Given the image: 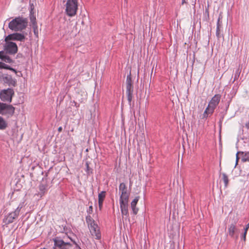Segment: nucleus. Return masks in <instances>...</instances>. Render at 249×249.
<instances>
[{"label": "nucleus", "mask_w": 249, "mask_h": 249, "mask_svg": "<svg viewBox=\"0 0 249 249\" xmlns=\"http://www.w3.org/2000/svg\"><path fill=\"white\" fill-rule=\"evenodd\" d=\"M5 43L3 44V50L0 51V59L3 62L11 63L13 62L12 59L8 54H16L18 51V48L16 43L10 41V40L4 39Z\"/></svg>", "instance_id": "nucleus-1"}, {"label": "nucleus", "mask_w": 249, "mask_h": 249, "mask_svg": "<svg viewBox=\"0 0 249 249\" xmlns=\"http://www.w3.org/2000/svg\"><path fill=\"white\" fill-rule=\"evenodd\" d=\"M28 20L27 18L18 16L13 18L8 24V28L14 32H20L25 29L28 25Z\"/></svg>", "instance_id": "nucleus-2"}, {"label": "nucleus", "mask_w": 249, "mask_h": 249, "mask_svg": "<svg viewBox=\"0 0 249 249\" xmlns=\"http://www.w3.org/2000/svg\"><path fill=\"white\" fill-rule=\"evenodd\" d=\"M54 245L53 249H76L78 245L75 242H65L60 237H56L53 239Z\"/></svg>", "instance_id": "nucleus-3"}, {"label": "nucleus", "mask_w": 249, "mask_h": 249, "mask_svg": "<svg viewBox=\"0 0 249 249\" xmlns=\"http://www.w3.org/2000/svg\"><path fill=\"white\" fill-rule=\"evenodd\" d=\"M15 107L12 105L0 102V114L11 117L15 113Z\"/></svg>", "instance_id": "nucleus-4"}, {"label": "nucleus", "mask_w": 249, "mask_h": 249, "mask_svg": "<svg viewBox=\"0 0 249 249\" xmlns=\"http://www.w3.org/2000/svg\"><path fill=\"white\" fill-rule=\"evenodd\" d=\"M77 10V0H67L66 12L70 17L74 16Z\"/></svg>", "instance_id": "nucleus-5"}, {"label": "nucleus", "mask_w": 249, "mask_h": 249, "mask_svg": "<svg viewBox=\"0 0 249 249\" xmlns=\"http://www.w3.org/2000/svg\"><path fill=\"white\" fill-rule=\"evenodd\" d=\"M15 94L14 90L12 88L3 89L0 91V98L3 102L11 103L12 97Z\"/></svg>", "instance_id": "nucleus-6"}, {"label": "nucleus", "mask_w": 249, "mask_h": 249, "mask_svg": "<svg viewBox=\"0 0 249 249\" xmlns=\"http://www.w3.org/2000/svg\"><path fill=\"white\" fill-rule=\"evenodd\" d=\"M26 39L25 35L23 33H15L8 35L6 36V40H16L20 42H24Z\"/></svg>", "instance_id": "nucleus-7"}, {"label": "nucleus", "mask_w": 249, "mask_h": 249, "mask_svg": "<svg viewBox=\"0 0 249 249\" xmlns=\"http://www.w3.org/2000/svg\"><path fill=\"white\" fill-rule=\"evenodd\" d=\"M228 233L231 238L235 240H237L239 234L236 223H231L229 225L228 229Z\"/></svg>", "instance_id": "nucleus-8"}, {"label": "nucleus", "mask_w": 249, "mask_h": 249, "mask_svg": "<svg viewBox=\"0 0 249 249\" xmlns=\"http://www.w3.org/2000/svg\"><path fill=\"white\" fill-rule=\"evenodd\" d=\"M2 79L4 83L6 84L9 87H15L17 85L16 79L13 78L11 75L4 74L2 75Z\"/></svg>", "instance_id": "nucleus-9"}, {"label": "nucleus", "mask_w": 249, "mask_h": 249, "mask_svg": "<svg viewBox=\"0 0 249 249\" xmlns=\"http://www.w3.org/2000/svg\"><path fill=\"white\" fill-rule=\"evenodd\" d=\"M221 97V96L218 94H215L207 106L210 108V111H212V110L213 111H214L215 108L219 103Z\"/></svg>", "instance_id": "nucleus-10"}, {"label": "nucleus", "mask_w": 249, "mask_h": 249, "mask_svg": "<svg viewBox=\"0 0 249 249\" xmlns=\"http://www.w3.org/2000/svg\"><path fill=\"white\" fill-rule=\"evenodd\" d=\"M91 235L96 239L99 240L101 238V234L98 225L96 223L88 227Z\"/></svg>", "instance_id": "nucleus-11"}, {"label": "nucleus", "mask_w": 249, "mask_h": 249, "mask_svg": "<svg viewBox=\"0 0 249 249\" xmlns=\"http://www.w3.org/2000/svg\"><path fill=\"white\" fill-rule=\"evenodd\" d=\"M18 216L14 212H10L5 215L3 219V222L5 225H8L13 223L15 219L18 218Z\"/></svg>", "instance_id": "nucleus-12"}, {"label": "nucleus", "mask_w": 249, "mask_h": 249, "mask_svg": "<svg viewBox=\"0 0 249 249\" xmlns=\"http://www.w3.org/2000/svg\"><path fill=\"white\" fill-rule=\"evenodd\" d=\"M121 213L124 215H128V201L119 200Z\"/></svg>", "instance_id": "nucleus-13"}, {"label": "nucleus", "mask_w": 249, "mask_h": 249, "mask_svg": "<svg viewBox=\"0 0 249 249\" xmlns=\"http://www.w3.org/2000/svg\"><path fill=\"white\" fill-rule=\"evenodd\" d=\"M139 196L135 197V198L131 202V208L134 214H137L139 209L136 207V205L139 201Z\"/></svg>", "instance_id": "nucleus-14"}, {"label": "nucleus", "mask_w": 249, "mask_h": 249, "mask_svg": "<svg viewBox=\"0 0 249 249\" xmlns=\"http://www.w3.org/2000/svg\"><path fill=\"white\" fill-rule=\"evenodd\" d=\"M237 154L241 156V161L243 162L249 161V151H238Z\"/></svg>", "instance_id": "nucleus-15"}, {"label": "nucleus", "mask_w": 249, "mask_h": 249, "mask_svg": "<svg viewBox=\"0 0 249 249\" xmlns=\"http://www.w3.org/2000/svg\"><path fill=\"white\" fill-rule=\"evenodd\" d=\"M34 9V6L33 4L31 5L30 7V19L31 21V22L32 23L33 25H36V16L34 15V13L33 12Z\"/></svg>", "instance_id": "nucleus-16"}, {"label": "nucleus", "mask_w": 249, "mask_h": 249, "mask_svg": "<svg viewBox=\"0 0 249 249\" xmlns=\"http://www.w3.org/2000/svg\"><path fill=\"white\" fill-rule=\"evenodd\" d=\"M120 196L119 200H124L125 201H128L130 196V192L127 190L125 192H122V193L120 194Z\"/></svg>", "instance_id": "nucleus-17"}, {"label": "nucleus", "mask_w": 249, "mask_h": 249, "mask_svg": "<svg viewBox=\"0 0 249 249\" xmlns=\"http://www.w3.org/2000/svg\"><path fill=\"white\" fill-rule=\"evenodd\" d=\"M8 126V124L5 119L0 116V130H4Z\"/></svg>", "instance_id": "nucleus-18"}, {"label": "nucleus", "mask_w": 249, "mask_h": 249, "mask_svg": "<svg viewBox=\"0 0 249 249\" xmlns=\"http://www.w3.org/2000/svg\"><path fill=\"white\" fill-rule=\"evenodd\" d=\"M39 194L41 196L44 195L47 190V185L46 184H41L39 186Z\"/></svg>", "instance_id": "nucleus-19"}, {"label": "nucleus", "mask_w": 249, "mask_h": 249, "mask_svg": "<svg viewBox=\"0 0 249 249\" xmlns=\"http://www.w3.org/2000/svg\"><path fill=\"white\" fill-rule=\"evenodd\" d=\"M86 221L88 227H89L91 225L96 224L94 219L91 217V215L89 214H88L86 216Z\"/></svg>", "instance_id": "nucleus-20"}, {"label": "nucleus", "mask_w": 249, "mask_h": 249, "mask_svg": "<svg viewBox=\"0 0 249 249\" xmlns=\"http://www.w3.org/2000/svg\"><path fill=\"white\" fill-rule=\"evenodd\" d=\"M213 112V110L210 111V108L207 107L203 114V118H207L209 115H212Z\"/></svg>", "instance_id": "nucleus-21"}, {"label": "nucleus", "mask_w": 249, "mask_h": 249, "mask_svg": "<svg viewBox=\"0 0 249 249\" xmlns=\"http://www.w3.org/2000/svg\"><path fill=\"white\" fill-rule=\"evenodd\" d=\"M119 194H121L122 192H124L127 191V188L126 185L124 183H121L119 186Z\"/></svg>", "instance_id": "nucleus-22"}, {"label": "nucleus", "mask_w": 249, "mask_h": 249, "mask_svg": "<svg viewBox=\"0 0 249 249\" xmlns=\"http://www.w3.org/2000/svg\"><path fill=\"white\" fill-rule=\"evenodd\" d=\"M222 179H223V180L224 183V187H225V188H227L228 186L229 181L228 177L226 175V174L224 173L222 174Z\"/></svg>", "instance_id": "nucleus-23"}, {"label": "nucleus", "mask_w": 249, "mask_h": 249, "mask_svg": "<svg viewBox=\"0 0 249 249\" xmlns=\"http://www.w3.org/2000/svg\"><path fill=\"white\" fill-rule=\"evenodd\" d=\"M106 192L103 191L98 194V201H104L106 197Z\"/></svg>", "instance_id": "nucleus-24"}, {"label": "nucleus", "mask_w": 249, "mask_h": 249, "mask_svg": "<svg viewBox=\"0 0 249 249\" xmlns=\"http://www.w3.org/2000/svg\"><path fill=\"white\" fill-rule=\"evenodd\" d=\"M241 71V70L240 68V66H239V68L236 70V71L235 72L234 75L233 81L237 80L238 79V78L240 76Z\"/></svg>", "instance_id": "nucleus-25"}, {"label": "nucleus", "mask_w": 249, "mask_h": 249, "mask_svg": "<svg viewBox=\"0 0 249 249\" xmlns=\"http://www.w3.org/2000/svg\"><path fill=\"white\" fill-rule=\"evenodd\" d=\"M127 98L128 102V104L131 107V101L133 97V92H126Z\"/></svg>", "instance_id": "nucleus-26"}, {"label": "nucleus", "mask_w": 249, "mask_h": 249, "mask_svg": "<svg viewBox=\"0 0 249 249\" xmlns=\"http://www.w3.org/2000/svg\"><path fill=\"white\" fill-rule=\"evenodd\" d=\"M204 16L206 20L209 19V5H208L207 7H205V11L204 12Z\"/></svg>", "instance_id": "nucleus-27"}, {"label": "nucleus", "mask_w": 249, "mask_h": 249, "mask_svg": "<svg viewBox=\"0 0 249 249\" xmlns=\"http://www.w3.org/2000/svg\"><path fill=\"white\" fill-rule=\"evenodd\" d=\"M126 92H133V86L131 84H126Z\"/></svg>", "instance_id": "nucleus-28"}, {"label": "nucleus", "mask_w": 249, "mask_h": 249, "mask_svg": "<svg viewBox=\"0 0 249 249\" xmlns=\"http://www.w3.org/2000/svg\"><path fill=\"white\" fill-rule=\"evenodd\" d=\"M85 171L88 175H89L90 173H92V169L90 168L89 166V164L88 161L86 162V169Z\"/></svg>", "instance_id": "nucleus-29"}, {"label": "nucleus", "mask_w": 249, "mask_h": 249, "mask_svg": "<svg viewBox=\"0 0 249 249\" xmlns=\"http://www.w3.org/2000/svg\"><path fill=\"white\" fill-rule=\"evenodd\" d=\"M126 84H132V81L130 73H129V75H127L126 80Z\"/></svg>", "instance_id": "nucleus-30"}, {"label": "nucleus", "mask_w": 249, "mask_h": 249, "mask_svg": "<svg viewBox=\"0 0 249 249\" xmlns=\"http://www.w3.org/2000/svg\"><path fill=\"white\" fill-rule=\"evenodd\" d=\"M87 212L88 213V214L90 215L92 212H93V207L92 206V203L91 205L89 206V209L87 210Z\"/></svg>", "instance_id": "nucleus-31"}, {"label": "nucleus", "mask_w": 249, "mask_h": 249, "mask_svg": "<svg viewBox=\"0 0 249 249\" xmlns=\"http://www.w3.org/2000/svg\"><path fill=\"white\" fill-rule=\"evenodd\" d=\"M34 34L36 36H38V30L37 25H33Z\"/></svg>", "instance_id": "nucleus-32"}, {"label": "nucleus", "mask_w": 249, "mask_h": 249, "mask_svg": "<svg viewBox=\"0 0 249 249\" xmlns=\"http://www.w3.org/2000/svg\"><path fill=\"white\" fill-rule=\"evenodd\" d=\"M21 208L19 207L18 206V207L16 208V209L13 211L18 216L19 214L20 211L21 210Z\"/></svg>", "instance_id": "nucleus-33"}, {"label": "nucleus", "mask_w": 249, "mask_h": 249, "mask_svg": "<svg viewBox=\"0 0 249 249\" xmlns=\"http://www.w3.org/2000/svg\"><path fill=\"white\" fill-rule=\"evenodd\" d=\"M220 28L218 27H216V36L218 38H219L220 37Z\"/></svg>", "instance_id": "nucleus-34"}, {"label": "nucleus", "mask_w": 249, "mask_h": 249, "mask_svg": "<svg viewBox=\"0 0 249 249\" xmlns=\"http://www.w3.org/2000/svg\"><path fill=\"white\" fill-rule=\"evenodd\" d=\"M247 233V232H246V231H244V233H243V234L241 236V239H243L244 242H245L246 240Z\"/></svg>", "instance_id": "nucleus-35"}, {"label": "nucleus", "mask_w": 249, "mask_h": 249, "mask_svg": "<svg viewBox=\"0 0 249 249\" xmlns=\"http://www.w3.org/2000/svg\"><path fill=\"white\" fill-rule=\"evenodd\" d=\"M103 202L104 201H98L99 208L100 210H101L102 208Z\"/></svg>", "instance_id": "nucleus-36"}, {"label": "nucleus", "mask_w": 249, "mask_h": 249, "mask_svg": "<svg viewBox=\"0 0 249 249\" xmlns=\"http://www.w3.org/2000/svg\"><path fill=\"white\" fill-rule=\"evenodd\" d=\"M25 202L22 201V202H20V203L19 204L18 206L22 209L23 207L25 206Z\"/></svg>", "instance_id": "nucleus-37"}, {"label": "nucleus", "mask_w": 249, "mask_h": 249, "mask_svg": "<svg viewBox=\"0 0 249 249\" xmlns=\"http://www.w3.org/2000/svg\"><path fill=\"white\" fill-rule=\"evenodd\" d=\"M189 1L193 6H195L196 0H189Z\"/></svg>", "instance_id": "nucleus-38"}, {"label": "nucleus", "mask_w": 249, "mask_h": 249, "mask_svg": "<svg viewBox=\"0 0 249 249\" xmlns=\"http://www.w3.org/2000/svg\"><path fill=\"white\" fill-rule=\"evenodd\" d=\"M5 64H6L5 63H4L2 62H0V69H4Z\"/></svg>", "instance_id": "nucleus-39"}, {"label": "nucleus", "mask_w": 249, "mask_h": 249, "mask_svg": "<svg viewBox=\"0 0 249 249\" xmlns=\"http://www.w3.org/2000/svg\"><path fill=\"white\" fill-rule=\"evenodd\" d=\"M249 229V223L246 225L245 228L244 229V231H246V232H247Z\"/></svg>", "instance_id": "nucleus-40"}, {"label": "nucleus", "mask_w": 249, "mask_h": 249, "mask_svg": "<svg viewBox=\"0 0 249 249\" xmlns=\"http://www.w3.org/2000/svg\"><path fill=\"white\" fill-rule=\"evenodd\" d=\"M220 26H221V25L220 24V18H219L217 20V21L216 27H218L219 28H220Z\"/></svg>", "instance_id": "nucleus-41"}, {"label": "nucleus", "mask_w": 249, "mask_h": 249, "mask_svg": "<svg viewBox=\"0 0 249 249\" xmlns=\"http://www.w3.org/2000/svg\"><path fill=\"white\" fill-rule=\"evenodd\" d=\"M188 3V0H182L181 1V5H183L184 4H187Z\"/></svg>", "instance_id": "nucleus-42"}, {"label": "nucleus", "mask_w": 249, "mask_h": 249, "mask_svg": "<svg viewBox=\"0 0 249 249\" xmlns=\"http://www.w3.org/2000/svg\"><path fill=\"white\" fill-rule=\"evenodd\" d=\"M238 155L239 154H237V153H236V165L237 164V163H238V160L239 159V157H238Z\"/></svg>", "instance_id": "nucleus-43"}, {"label": "nucleus", "mask_w": 249, "mask_h": 249, "mask_svg": "<svg viewBox=\"0 0 249 249\" xmlns=\"http://www.w3.org/2000/svg\"><path fill=\"white\" fill-rule=\"evenodd\" d=\"M10 68L11 67L7 64H5V67H4V69H6V70H10Z\"/></svg>", "instance_id": "nucleus-44"}, {"label": "nucleus", "mask_w": 249, "mask_h": 249, "mask_svg": "<svg viewBox=\"0 0 249 249\" xmlns=\"http://www.w3.org/2000/svg\"><path fill=\"white\" fill-rule=\"evenodd\" d=\"M232 90H234V94H235L236 93V92L237 90V86H236V87L234 86L233 87Z\"/></svg>", "instance_id": "nucleus-45"}, {"label": "nucleus", "mask_w": 249, "mask_h": 249, "mask_svg": "<svg viewBox=\"0 0 249 249\" xmlns=\"http://www.w3.org/2000/svg\"><path fill=\"white\" fill-rule=\"evenodd\" d=\"M223 118H224V116H222L221 117V118H220V120H219V125H220V126H221V124H222V121H223Z\"/></svg>", "instance_id": "nucleus-46"}, {"label": "nucleus", "mask_w": 249, "mask_h": 249, "mask_svg": "<svg viewBox=\"0 0 249 249\" xmlns=\"http://www.w3.org/2000/svg\"><path fill=\"white\" fill-rule=\"evenodd\" d=\"M10 70L12 71H13L16 74H17V70L16 69H15L12 68V67L10 68Z\"/></svg>", "instance_id": "nucleus-47"}, {"label": "nucleus", "mask_w": 249, "mask_h": 249, "mask_svg": "<svg viewBox=\"0 0 249 249\" xmlns=\"http://www.w3.org/2000/svg\"><path fill=\"white\" fill-rule=\"evenodd\" d=\"M62 127L61 126L59 127L58 128V132H61L62 131Z\"/></svg>", "instance_id": "nucleus-48"}, {"label": "nucleus", "mask_w": 249, "mask_h": 249, "mask_svg": "<svg viewBox=\"0 0 249 249\" xmlns=\"http://www.w3.org/2000/svg\"><path fill=\"white\" fill-rule=\"evenodd\" d=\"M127 0H125V1H126Z\"/></svg>", "instance_id": "nucleus-49"}]
</instances>
